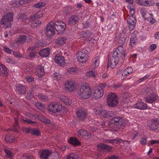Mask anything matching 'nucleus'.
I'll use <instances>...</instances> for the list:
<instances>
[{"label":"nucleus","instance_id":"473e14b6","mask_svg":"<svg viewBox=\"0 0 159 159\" xmlns=\"http://www.w3.org/2000/svg\"><path fill=\"white\" fill-rule=\"evenodd\" d=\"M67 39L65 37H59L57 38L56 43L59 44H64L66 41Z\"/></svg>","mask_w":159,"mask_h":159},{"label":"nucleus","instance_id":"7c9ffc66","mask_svg":"<svg viewBox=\"0 0 159 159\" xmlns=\"http://www.w3.org/2000/svg\"><path fill=\"white\" fill-rule=\"evenodd\" d=\"M69 142L74 145H77L80 144V142L76 138L71 137L69 140Z\"/></svg>","mask_w":159,"mask_h":159},{"label":"nucleus","instance_id":"6e6d98bb","mask_svg":"<svg viewBox=\"0 0 159 159\" xmlns=\"http://www.w3.org/2000/svg\"><path fill=\"white\" fill-rule=\"evenodd\" d=\"M31 133L34 135L38 136L40 135L39 131L37 129H32L31 130Z\"/></svg>","mask_w":159,"mask_h":159},{"label":"nucleus","instance_id":"338daca9","mask_svg":"<svg viewBox=\"0 0 159 159\" xmlns=\"http://www.w3.org/2000/svg\"><path fill=\"white\" fill-rule=\"evenodd\" d=\"M38 87L37 86H33V87L32 88L31 91H30L31 92V93H33L34 92L37 91L38 89Z\"/></svg>","mask_w":159,"mask_h":159},{"label":"nucleus","instance_id":"e433bc0d","mask_svg":"<svg viewBox=\"0 0 159 159\" xmlns=\"http://www.w3.org/2000/svg\"><path fill=\"white\" fill-rule=\"evenodd\" d=\"M66 159H80L78 155L75 153H70L67 157Z\"/></svg>","mask_w":159,"mask_h":159},{"label":"nucleus","instance_id":"a19ab883","mask_svg":"<svg viewBox=\"0 0 159 159\" xmlns=\"http://www.w3.org/2000/svg\"><path fill=\"white\" fill-rule=\"evenodd\" d=\"M18 118H15V123L14 124L13 128L11 130L15 132H17L18 127Z\"/></svg>","mask_w":159,"mask_h":159},{"label":"nucleus","instance_id":"c9c22d12","mask_svg":"<svg viewBox=\"0 0 159 159\" xmlns=\"http://www.w3.org/2000/svg\"><path fill=\"white\" fill-rule=\"evenodd\" d=\"M132 71V68L130 67H129L124 70L122 74V75L123 76H126L131 73Z\"/></svg>","mask_w":159,"mask_h":159},{"label":"nucleus","instance_id":"9b49d317","mask_svg":"<svg viewBox=\"0 0 159 159\" xmlns=\"http://www.w3.org/2000/svg\"><path fill=\"white\" fill-rule=\"evenodd\" d=\"M93 97L96 99L100 98L103 95V91L101 87H96L94 89Z\"/></svg>","mask_w":159,"mask_h":159},{"label":"nucleus","instance_id":"ddd939ff","mask_svg":"<svg viewBox=\"0 0 159 159\" xmlns=\"http://www.w3.org/2000/svg\"><path fill=\"white\" fill-rule=\"evenodd\" d=\"M81 37L83 40H85L88 39V40L92 43H93L94 39H92V38H90L92 35V33L88 31L86 32L85 31H82L81 33Z\"/></svg>","mask_w":159,"mask_h":159},{"label":"nucleus","instance_id":"603ef678","mask_svg":"<svg viewBox=\"0 0 159 159\" xmlns=\"http://www.w3.org/2000/svg\"><path fill=\"white\" fill-rule=\"evenodd\" d=\"M23 121L25 123L31 124V125H34L36 123V122L33 121L31 120L27 119L26 118L23 119Z\"/></svg>","mask_w":159,"mask_h":159},{"label":"nucleus","instance_id":"f03ea898","mask_svg":"<svg viewBox=\"0 0 159 159\" xmlns=\"http://www.w3.org/2000/svg\"><path fill=\"white\" fill-rule=\"evenodd\" d=\"M13 17L12 13H7L2 16L0 22L2 26L5 29L10 27L11 26V22L13 20Z\"/></svg>","mask_w":159,"mask_h":159},{"label":"nucleus","instance_id":"4c0bfd02","mask_svg":"<svg viewBox=\"0 0 159 159\" xmlns=\"http://www.w3.org/2000/svg\"><path fill=\"white\" fill-rule=\"evenodd\" d=\"M0 71L3 74L4 76H6L7 74V68L2 64L0 63Z\"/></svg>","mask_w":159,"mask_h":159},{"label":"nucleus","instance_id":"9d476101","mask_svg":"<svg viewBox=\"0 0 159 159\" xmlns=\"http://www.w3.org/2000/svg\"><path fill=\"white\" fill-rule=\"evenodd\" d=\"M119 60V57L113 53L110 60H108L107 64L108 66L112 68H114L118 63Z\"/></svg>","mask_w":159,"mask_h":159},{"label":"nucleus","instance_id":"72a5a7b5","mask_svg":"<svg viewBox=\"0 0 159 159\" xmlns=\"http://www.w3.org/2000/svg\"><path fill=\"white\" fill-rule=\"evenodd\" d=\"M60 99L65 104L67 105H70L72 103L71 100L67 98L66 97H60Z\"/></svg>","mask_w":159,"mask_h":159},{"label":"nucleus","instance_id":"412c9836","mask_svg":"<svg viewBox=\"0 0 159 159\" xmlns=\"http://www.w3.org/2000/svg\"><path fill=\"white\" fill-rule=\"evenodd\" d=\"M97 147L98 149H101L107 151H110L112 148L111 146L102 143L98 145Z\"/></svg>","mask_w":159,"mask_h":159},{"label":"nucleus","instance_id":"de8ad7c7","mask_svg":"<svg viewBox=\"0 0 159 159\" xmlns=\"http://www.w3.org/2000/svg\"><path fill=\"white\" fill-rule=\"evenodd\" d=\"M45 3L44 2H40L37 3L34 5V7L37 8H39L42 7L44 6Z\"/></svg>","mask_w":159,"mask_h":159},{"label":"nucleus","instance_id":"37998d69","mask_svg":"<svg viewBox=\"0 0 159 159\" xmlns=\"http://www.w3.org/2000/svg\"><path fill=\"white\" fill-rule=\"evenodd\" d=\"M4 151L7 154L8 157L10 158L11 159L13 157V155L12 152L10 150L8 149H4Z\"/></svg>","mask_w":159,"mask_h":159},{"label":"nucleus","instance_id":"5701e85b","mask_svg":"<svg viewBox=\"0 0 159 159\" xmlns=\"http://www.w3.org/2000/svg\"><path fill=\"white\" fill-rule=\"evenodd\" d=\"M134 107L140 110H145L147 108V104L143 102H139L134 105Z\"/></svg>","mask_w":159,"mask_h":159},{"label":"nucleus","instance_id":"dca6fc26","mask_svg":"<svg viewBox=\"0 0 159 159\" xmlns=\"http://www.w3.org/2000/svg\"><path fill=\"white\" fill-rule=\"evenodd\" d=\"M51 152L48 150H42L39 152L41 159H48L51 154Z\"/></svg>","mask_w":159,"mask_h":159},{"label":"nucleus","instance_id":"7ed1b4c3","mask_svg":"<svg viewBox=\"0 0 159 159\" xmlns=\"http://www.w3.org/2000/svg\"><path fill=\"white\" fill-rule=\"evenodd\" d=\"M78 93L80 98L83 99H87L91 96V89L88 85H82Z\"/></svg>","mask_w":159,"mask_h":159},{"label":"nucleus","instance_id":"09e8293b","mask_svg":"<svg viewBox=\"0 0 159 159\" xmlns=\"http://www.w3.org/2000/svg\"><path fill=\"white\" fill-rule=\"evenodd\" d=\"M102 110L101 108H99V107H96V108L94 109L93 111L96 115H99L101 116Z\"/></svg>","mask_w":159,"mask_h":159},{"label":"nucleus","instance_id":"cd10ccee","mask_svg":"<svg viewBox=\"0 0 159 159\" xmlns=\"http://www.w3.org/2000/svg\"><path fill=\"white\" fill-rule=\"evenodd\" d=\"M36 118L40 121L48 124L51 123V121L48 118L41 115H37Z\"/></svg>","mask_w":159,"mask_h":159},{"label":"nucleus","instance_id":"20e7f679","mask_svg":"<svg viewBox=\"0 0 159 159\" xmlns=\"http://www.w3.org/2000/svg\"><path fill=\"white\" fill-rule=\"evenodd\" d=\"M118 103V99L116 95L111 93L108 96L107 99V104L109 107H113Z\"/></svg>","mask_w":159,"mask_h":159},{"label":"nucleus","instance_id":"f257e3e1","mask_svg":"<svg viewBox=\"0 0 159 159\" xmlns=\"http://www.w3.org/2000/svg\"><path fill=\"white\" fill-rule=\"evenodd\" d=\"M48 111L52 113H55L57 116L61 112H66L67 109L56 103H52L48 106Z\"/></svg>","mask_w":159,"mask_h":159},{"label":"nucleus","instance_id":"052dcab7","mask_svg":"<svg viewBox=\"0 0 159 159\" xmlns=\"http://www.w3.org/2000/svg\"><path fill=\"white\" fill-rule=\"evenodd\" d=\"M147 138H142L140 142L141 144L143 145L146 144Z\"/></svg>","mask_w":159,"mask_h":159},{"label":"nucleus","instance_id":"3c124183","mask_svg":"<svg viewBox=\"0 0 159 159\" xmlns=\"http://www.w3.org/2000/svg\"><path fill=\"white\" fill-rule=\"evenodd\" d=\"M109 111H107L106 110H103L101 116L106 118H109V115L108 114Z\"/></svg>","mask_w":159,"mask_h":159},{"label":"nucleus","instance_id":"a211bd4d","mask_svg":"<svg viewBox=\"0 0 159 159\" xmlns=\"http://www.w3.org/2000/svg\"><path fill=\"white\" fill-rule=\"evenodd\" d=\"M16 90L19 93L21 94H25L27 89L25 85L21 84H17L16 86Z\"/></svg>","mask_w":159,"mask_h":159},{"label":"nucleus","instance_id":"f8f14e48","mask_svg":"<svg viewBox=\"0 0 159 159\" xmlns=\"http://www.w3.org/2000/svg\"><path fill=\"white\" fill-rule=\"evenodd\" d=\"M76 85L73 82L71 81L67 82L65 84L64 89L66 91H73L76 88Z\"/></svg>","mask_w":159,"mask_h":159},{"label":"nucleus","instance_id":"c03bdc74","mask_svg":"<svg viewBox=\"0 0 159 159\" xmlns=\"http://www.w3.org/2000/svg\"><path fill=\"white\" fill-rule=\"evenodd\" d=\"M5 139L7 142L11 143L13 141L14 139L12 135H7L5 137Z\"/></svg>","mask_w":159,"mask_h":159},{"label":"nucleus","instance_id":"b1692460","mask_svg":"<svg viewBox=\"0 0 159 159\" xmlns=\"http://www.w3.org/2000/svg\"><path fill=\"white\" fill-rule=\"evenodd\" d=\"M120 120V117H116L111 119L110 121V125L111 126L113 127L118 126L119 122Z\"/></svg>","mask_w":159,"mask_h":159},{"label":"nucleus","instance_id":"4468645a","mask_svg":"<svg viewBox=\"0 0 159 159\" xmlns=\"http://www.w3.org/2000/svg\"><path fill=\"white\" fill-rule=\"evenodd\" d=\"M127 21L129 30H133L135 28L136 23L135 18L133 16H130L128 18Z\"/></svg>","mask_w":159,"mask_h":159},{"label":"nucleus","instance_id":"6ab92c4d","mask_svg":"<svg viewBox=\"0 0 159 159\" xmlns=\"http://www.w3.org/2000/svg\"><path fill=\"white\" fill-rule=\"evenodd\" d=\"M79 137L87 138L90 137V134L84 129L80 130L78 131Z\"/></svg>","mask_w":159,"mask_h":159},{"label":"nucleus","instance_id":"bb28decb","mask_svg":"<svg viewBox=\"0 0 159 159\" xmlns=\"http://www.w3.org/2000/svg\"><path fill=\"white\" fill-rule=\"evenodd\" d=\"M36 118L40 121L48 124L51 123V121L48 118L41 115H37Z\"/></svg>","mask_w":159,"mask_h":159},{"label":"nucleus","instance_id":"4be33fe9","mask_svg":"<svg viewBox=\"0 0 159 159\" xmlns=\"http://www.w3.org/2000/svg\"><path fill=\"white\" fill-rule=\"evenodd\" d=\"M36 75L39 77H42L45 74L43 67L41 65H39L36 67Z\"/></svg>","mask_w":159,"mask_h":159},{"label":"nucleus","instance_id":"58836bf2","mask_svg":"<svg viewBox=\"0 0 159 159\" xmlns=\"http://www.w3.org/2000/svg\"><path fill=\"white\" fill-rule=\"evenodd\" d=\"M42 14L41 12H37L36 14L32 16L30 19V21L34 20L36 19H38L41 17L42 16Z\"/></svg>","mask_w":159,"mask_h":159},{"label":"nucleus","instance_id":"1a4fd4ad","mask_svg":"<svg viewBox=\"0 0 159 159\" xmlns=\"http://www.w3.org/2000/svg\"><path fill=\"white\" fill-rule=\"evenodd\" d=\"M54 26L56 31L59 33L64 32L66 28L65 24L61 21L54 23Z\"/></svg>","mask_w":159,"mask_h":159},{"label":"nucleus","instance_id":"4d7b16f0","mask_svg":"<svg viewBox=\"0 0 159 159\" xmlns=\"http://www.w3.org/2000/svg\"><path fill=\"white\" fill-rule=\"evenodd\" d=\"M126 39L119 38L118 42L121 45L124 44L125 42Z\"/></svg>","mask_w":159,"mask_h":159},{"label":"nucleus","instance_id":"aec40b11","mask_svg":"<svg viewBox=\"0 0 159 159\" xmlns=\"http://www.w3.org/2000/svg\"><path fill=\"white\" fill-rule=\"evenodd\" d=\"M79 18L76 16H71L69 19L68 24L69 25L71 26L76 24L79 20Z\"/></svg>","mask_w":159,"mask_h":159},{"label":"nucleus","instance_id":"ea45409f","mask_svg":"<svg viewBox=\"0 0 159 159\" xmlns=\"http://www.w3.org/2000/svg\"><path fill=\"white\" fill-rule=\"evenodd\" d=\"M126 141L128 142V141H124L119 138H116L115 139H112V144L114 145L119 143H123L124 142Z\"/></svg>","mask_w":159,"mask_h":159},{"label":"nucleus","instance_id":"e2e57ef3","mask_svg":"<svg viewBox=\"0 0 159 159\" xmlns=\"http://www.w3.org/2000/svg\"><path fill=\"white\" fill-rule=\"evenodd\" d=\"M31 0H20L19 1V4L20 5H23L25 3H28V2H29Z\"/></svg>","mask_w":159,"mask_h":159},{"label":"nucleus","instance_id":"c85d7f7f","mask_svg":"<svg viewBox=\"0 0 159 159\" xmlns=\"http://www.w3.org/2000/svg\"><path fill=\"white\" fill-rule=\"evenodd\" d=\"M39 54L42 57H47L49 55V49L46 48L41 50L39 52Z\"/></svg>","mask_w":159,"mask_h":159},{"label":"nucleus","instance_id":"c756f323","mask_svg":"<svg viewBox=\"0 0 159 159\" xmlns=\"http://www.w3.org/2000/svg\"><path fill=\"white\" fill-rule=\"evenodd\" d=\"M134 33H133L131 36V39H130V45L132 47L135 45L136 43L138 42V39L136 38Z\"/></svg>","mask_w":159,"mask_h":159},{"label":"nucleus","instance_id":"0e129e2a","mask_svg":"<svg viewBox=\"0 0 159 159\" xmlns=\"http://www.w3.org/2000/svg\"><path fill=\"white\" fill-rule=\"evenodd\" d=\"M27 81L29 83L34 81V78L32 77L27 76L26 78Z\"/></svg>","mask_w":159,"mask_h":159},{"label":"nucleus","instance_id":"f3484780","mask_svg":"<svg viewBox=\"0 0 159 159\" xmlns=\"http://www.w3.org/2000/svg\"><path fill=\"white\" fill-rule=\"evenodd\" d=\"M159 124V118L153 120L151 123L148 125V126L152 130H155L157 129Z\"/></svg>","mask_w":159,"mask_h":159},{"label":"nucleus","instance_id":"0eeeda50","mask_svg":"<svg viewBox=\"0 0 159 159\" xmlns=\"http://www.w3.org/2000/svg\"><path fill=\"white\" fill-rule=\"evenodd\" d=\"M113 54L121 58L122 60L125 59V54L124 48L121 46H118Z\"/></svg>","mask_w":159,"mask_h":159},{"label":"nucleus","instance_id":"a18cd8bd","mask_svg":"<svg viewBox=\"0 0 159 159\" xmlns=\"http://www.w3.org/2000/svg\"><path fill=\"white\" fill-rule=\"evenodd\" d=\"M38 98L41 101H44L48 100V98L46 95H43L42 94H40L38 95Z\"/></svg>","mask_w":159,"mask_h":159},{"label":"nucleus","instance_id":"2eb2a0df","mask_svg":"<svg viewBox=\"0 0 159 159\" xmlns=\"http://www.w3.org/2000/svg\"><path fill=\"white\" fill-rule=\"evenodd\" d=\"M137 3L139 5L145 6H151L154 4L152 0H137Z\"/></svg>","mask_w":159,"mask_h":159},{"label":"nucleus","instance_id":"2f4dec72","mask_svg":"<svg viewBox=\"0 0 159 159\" xmlns=\"http://www.w3.org/2000/svg\"><path fill=\"white\" fill-rule=\"evenodd\" d=\"M99 59L98 57H96L94 60V61H93L92 64L91 65V67L93 69H95L97 67L99 64Z\"/></svg>","mask_w":159,"mask_h":159},{"label":"nucleus","instance_id":"a878e982","mask_svg":"<svg viewBox=\"0 0 159 159\" xmlns=\"http://www.w3.org/2000/svg\"><path fill=\"white\" fill-rule=\"evenodd\" d=\"M54 59L56 63L59 64L60 66H62L65 63V60L63 56H56Z\"/></svg>","mask_w":159,"mask_h":159},{"label":"nucleus","instance_id":"680f3d73","mask_svg":"<svg viewBox=\"0 0 159 159\" xmlns=\"http://www.w3.org/2000/svg\"><path fill=\"white\" fill-rule=\"evenodd\" d=\"M129 13L131 16H133L134 13V10L133 7H130L129 8Z\"/></svg>","mask_w":159,"mask_h":159},{"label":"nucleus","instance_id":"6e6552de","mask_svg":"<svg viewBox=\"0 0 159 159\" xmlns=\"http://www.w3.org/2000/svg\"><path fill=\"white\" fill-rule=\"evenodd\" d=\"M77 119L80 121L85 120L87 117L85 109L83 108L79 109L76 111Z\"/></svg>","mask_w":159,"mask_h":159},{"label":"nucleus","instance_id":"864d4df0","mask_svg":"<svg viewBox=\"0 0 159 159\" xmlns=\"http://www.w3.org/2000/svg\"><path fill=\"white\" fill-rule=\"evenodd\" d=\"M96 74V72L93 70H90L86 73L87 75L89 77H94Z\"/></svg>","mask_w":159,"mask_h":159},{"label":"nucleus","instance_id":"69168bd1","mask_svg":"<svg viewBox=\"0 0 159 159\" xmlns=\"http://www.w3.org/2000/svg\"><path fill=\"white\" fill-rule=\"evenodd\" d=\"M76 69L74 67H72L68 69V72L71 74L76 72Z\"/></svg>","mask_w":159,"mask_h":159},{"label":"nucleus","instance_id":"8fccbe9b","mask_svg":"<svg viewBox=\"0 0 159 159\" xmlns=\"http://www.w3.org/2000/svg\"><path fill=\"white\" fill-rule=\"evenodd\" d=\"M18 20L20 21L25 20L27 18V16L24 13H20L19 15Z\"/></svg>","mask_w":159,"mask_h":159},{"label":"nucleus","instance_id":"423d86ee","mask_svg":"<svg viewBox=\"0 0 159 159\" xmlns=\"http://www.w3.org/2000/svg\"><path fill=\"white\" fill-rule=\"evenodd\" d=\"M54 23L52 22L48 23L47 26L45 31L46 35L49 37L53 36L55 33V27H54Z\"/></svg>","mask_w":159,"mask_h":159},{"label":"nucleus","instance_id":"393cba45","mask_svg":"<svg viewBox=\"0 0 159 159\" xmlns=\"http://www.w3.org/2000/svg\"><path fill=\"white\" fill-rule=\"evenodd\" d=\"M156 100V96L155 94L152 93L149 96H148L145 98V101L149 103H152Z\"/></svg>","mask_w":159,"mask_h":159},{"label":"nucleus","instance_id":"bf43d9fd","mask_svg":"<svg viewBox=\"0 0 159 159\" xmlns=\"http://www.w3.org/2000/svg\"><path fill=\"white\" fill-rule=\"evenodd\" d=\"M126 33V30H123L122 31V32L120 34V37L119 38L126 39V36L125 34Z\"/></svg>","mask_w":159,"mask_h":159},{"label":"nucleus","instance_id":"5fc2aeb1","mask_svg":"<svg viewBox=\"0 0 159 159\" xmlns=\"http://www.w3.org/2000/svg\"><path fill=\"white\" fill-rule=\"evenodd\" d=\"M35 47L39 48L43 45V43L42 42L40 41H37L35 42L34 44Z\"/></svg>","mask_w":159,"mask_h":159},{"label":"nucleus","instance_id":"f704fd0d","mask_svg":"<svg viewBox=\"0 0 159 159\" xmlns=\"http://www.w3.org/2000/svg\"><path fill=\"white\" fill-rule=\"evenodd\" d=\"M26 39L25 35H20L18 37L17 41L19 44H23L26 41Z\"/></svg>","mask_w":159,"mask_h":159},{"label":"nucleus","instance_id":"13d9d810","mask_svg":"<svg viewBox=\"0 0 159 159\" xmlns=\"http://www.w3.org/2000/svg\"><path fill=\"white\" fill-rule=\"evenodd\" d=\"M126 124V123L125 121L120 119V120L119 122L118 126H117V127H119L120 126H124Z\"/></svg>","mask_w":159,"mask_h":159},{"label":"nucleus","instance_id":"79ce46f5","mask_svg":"<svg viewBox=\"0 0 159 159\" xmlns=\"http://www.w3.org/2000/svg\"><path fill=\"white\" fill-rule=\"evenodd\" d=\"M36 107L39 110L42 111L44 108V105L42 103L37 102L35 103Z\"/></svg>","mask_w":159,"mask_h":159},{"label":"nucleus","instance_id":"49530a36","mask_svg":"<svg viewBox=\"0 0 159 159\" xmlns=\"http://www.w3.org/2000/svg\"><path fill=\"white\" fill-rule=\"evenodd\" d=\"M41 21L37 20L35 21V22H34L31 25V26L32 27L35 28L39 26L40 25H41Z\"/></svg>","mask_w":159,"mask_h":159},{"label":"nucleus","instance_id":"774afa93","mask_svg":"<svg viewBox=\"0 0 159 159\" xmlns=\"http://www.w3.org/2000/svg\"><path fill=\"white\" fill-rule=\"evenodd\" d=\"M53 77L56 78V80H59L61 77V75L59 73H57L56 74H54Z\"/></svg>","mask_w":159,"mask_h":159},{"label":"nucleus","instance_id":"39448f33","mask_svg":"<svg viewBox=\"0 0 159 159\" xmlns=\"http://www.w3.org/2000/svg\"><path fill=\"white\" fill-rule=\"evenodd\" d=\"M78 55L77 60L80 63H85L88 60L89 56L86 50L83 49L79 52Z\"/></svg>","mask_w":159,"mask_h":159}]
</instances>
